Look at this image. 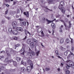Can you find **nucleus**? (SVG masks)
Wrapping results in <instances>:
<instances>
[{"instance_id":"obj_1","label":"nucleus","mask_w":74,"mask_h":74,"mask_svg":"<svg viewBox=\"0 0 74 74\" xmlns=\"http://www.w3.org/2000/svg\"><path fill=\"white\" fill-rule=\"evenodd\" d=\"M59 9H60V10H61V11L62 12V13H65V9L63 8V7H62L61 6V5H60L59 6Z\"/></svg>"},{"instance_id":"obj_2","label":"nucleus","mask_w":74,"mask_h":74,"mask_svg":"<svg viewBox=\"0 0 74 74\" xmlns=\"http://www.w3.org/2000/svg\"><path fill=\"white\" fill-rule=\"evenodd\" d=\"M30 52L29 53H27V55H29V56H32V55H31V54H32V55H33V56H34V55H35V53H34V52H33V51H32V50H29Z\"/></svg>"},{"instance_id":"obj_3","label":"nucleus","mask_w":74,"mask_h":74,"mask_svg":"<svg viewBox=\"0 0 74 74\" xmlns=\"http://www.w3.org/2000/svg\"><path fill=\"white\" fill-rule=\"evenodd\" d=\"M33 68L30 66H28L27 67V70L28 72H30Z\"/></svg>"},{"instance_id":"obj_4","label":"nucleus","mask_w":74,"mask_h":74,"mask_svg":"<svg viewBox=\"0 0 74 74\" xmlns=\"http://www.w3.org/2000/svg\"><path fill=\"white\" fill-rule=\"evenodd\" d=\"M23 14H24L25 15H26L27 17H29V12L28 11H27L26 12H24Z\"/></svg>"},{"instance_id":"obj_5","label":"nucleus","mask_w":74,"mask_h":74,"mask_svg":"<svg viewBox=\"0 0 74 74\" xmlns=\"http://www.w3.org/2000/svg\"><path fill=\"white\" fill-rule=\"evenodd\" d=\"M12 25L13 26H17L18 24L17 22L16 21H14L12 23Z\"/></svg>"},{"instance_id":"obj_6","label":"nucleus","mask_w":74,"mask_h":74,"mask_svg":"<svg viewBox=\"0 0 74 74\" xmlns=\"http://www.w3.org/2000/svg\"><path fill=\"white\" fill-rule=\"evenodd\" d=\"M16 30L19 31H20L21 32H23V29L21 27H16Z\"/></svg>"},{"instance_id":"obj_7","label":"nucleus","mask_w":74,"mask_h":74,"mask_svg":"<svg viewBox=\"0 0 74 74\" xmlns=\"http://www.w3.org/2000/svg\"><path fill=\"white\" fill-rule=\"evenodd\" d=\"M13 34L14 35H16V34H18V32L17 30H14L13 31Z\"/></svg>"},{"instance_id":"obj_8","label":"nucleus","mask_w":74,"mask_h":74,"mask_svg":"<svg viewBox=\"0 0 74 74\" xmlns=\"http://www.w3.org/2000/svg\"><path fill=\"white\" fill-rule=\"evenodd\" d=\"M69 66L72 67H73V66L74 65V62H69Z\"/></svg>"},{"instance_id":"obj_9","label":"nucleus","mask_w":74,"mask_h":74,"mask_svg":"<svg viewBox=\"0 0 74 74\" xmlns=\"http://www.w3.org/2000/svg\"><path fill=\"white\" fill-rule=\"evenodd\" d=\"M27 42L28 44H29L31 42V39H28L27 40Z\"/></svg>"},{"instance_id":"obj_10","label":"nucleus","mask_w":74,"mask_h":74,"mask_svg":"<svg viewBox=\"0 0 74 74\" xmlns=\"http://www.w3.org/2000/svg\"><path fill=\"white\" fill-rule=\"evenodd\" d=\"M16 59L17 62H19V61H20L21 60V58H20L19 57H16Z\"/></svg>"},{"instance_id":"obj_11","label":"nucleus","mask_w":74,"mask_h":74,"mask_svg":"<svg viewBox=\"0 0 74 74\" xmlns=\"http://www.w3.org/2000/svg\"><path fill=\"white\" fill-rule=\"evenodd\" d=\"M21 72H25V68H24L23 67L21 68Z\"/></svg>"},{"instance_id":"obj_12","label":"nucleus","mask_w":74,"mask_h":74,"mask_svg":"<svg viewBox=\"0 0 74 74\" xmlns=\"http://www.w3.org/2000/svg\"><path fill=\"white\" fill-rule=\"evenodd\" d=\"M51 26L53 29H55V28L56 26L55 24H54V23H52L51 24Z\"/></svg>"},{"instance_id":"obj_13","label":"nucleus","mask_w":74,"mask_h":74,"mask_svg":"<svg viewBox=\"0 0 74 74\" xmlns=\"http://www.w3.org/2000/svg\"><path fill=\"white\" fill-rule=\"evenodd\" d=\"M60 43H62L64 42V39L62 38L60 39Z\"/></svg>"},{"instance_id":"obj_14","label":"nucleus","mask_w":74,"mask_h":74,"mask_svg":"<svg viewBox=\"0 0 74 74\" xmlns=\"http://www.w3.org/2000/svg\"><path fill=\"white\" fill-rule=\"evenodd\" d=\"M32 40L34 42H36V43H37L38 42L37 40H36L35 39L33 38L32 39Z\"/></svg>"},{"instance_id":"obj_15","label":"nucleus","mask_w":74,"mask_h":74,"mask_svg":"<svg viewBox=\"0 0 74 74\" xmlns=\"http://www.w3.org/2000/svg\"><path fill=\"white\" fill-rule=\"evenodd\" d=\"M30 46L32 47L33 48L34 47V43L32 42L30 44Z\"/></svg>"},{"instance_id":"obj_16","label":"nucleus","mask_w":74,"mask_h":74,"mask_svg":"<svg viewBox=\"0 0 74 74\" xmlns=\"http://www.w3.org/2000/svg\"><path fill=\"white\" fill-rule=\"evenodd\" d=\"M46 21H47V22H48L47 23L48 24H49V23H51V22H52L51 21H49L47 19H46Z\"/></svg>"},{"instance_id":"obj_17","label":"nucleus","mask_w":74,"mask_h":74,"mask_svg":"<svg viewBox=\"0 0 74 74\" xmlns=\"http://www.w3.org/2000/svg\"><path fill=\"white\" fill-rule=\"evenodd\" d=\"M69 26H68V27L69 29V28L71 27V22H70V21L69 22Z\"/></svg>"},{"instance_id":"obj_18","label":"nucleus","mask_w":74,"mask_h":74,"mask_svg":"<svg viewBox=\"0 0 74 74\" xmlns=\"http://www.w3.org/2000/svg\"><path fill=\"white\" fill-rule=\"evenodd\" d=\"M69 52V51H66L64 52V55H66V56H67V53H68V52Z\"/></svg>"},{"instance_id":"obj_19","label":"nucleus","mask_w":74,"mask_h":74,"mask_svg":"<svg viewBox=\"0 0 74 74\" xmlns=\"http://www.w3.org/2000/svg\"><path fill=\"white\" fill-rule=\"evenodd\" d=\"M65 73L66 74H69L70 72L68 70H66V71H65Z\"/></svg>"},{"instance_id":"obj_20","label":"nucleus","mask_w":74,"mask_h":74,"mask_svg":"<svg viewBox=\"0 0 74 74\" xmlns=\"http://www.w3.org/2000/svg\"><path fill=\"white\" fill-rule=\"evenodd\" d=\"M5 62H9V60H8V58H6L5 59Z\"/></svg>"},{"instance_id":"obj_21","label":"nucleus","mask_w":74,"mask_h":74,"mask_svg":"<svg viewBox=\"0 0 74 74\" xmlns=\"http://www.w3.org/2000/svg\"><path fill=\"white\" fill-rule=\"evenodd\" d=\"M13 39L14 40H16L18 39V38L14 36L13 37Z\"/></svg>"},{"instance_id":"obj_22","label":"nucleus","mask_w":74,"mask_h":74,"mask_svg":"<svg viewBox=\"0 0 74 74\" xmlns=\"http://www.w3.org/2000/svg\"><path fill=\"white\" fill-rule=\"evenodd\" d=\"M40 51H37L36 52V56H38V54L40 53Z\"/></svg>"},{"instance_id":"obj_23","label":"nucleus","mask_w":74,"mask_h":74,"mask_svg":"<svg viewBox=\"0 0 74 74\" xmlns=\"http://www.w3.org/2000/svg\"><path fill=\"white\" fill-rule=\"evenodd\" d=\"M9 32L11 33L12 31V28H10L9 29H8Z\"/></svg>"},{"instance_id":"obj_24","label":"nucleus","mask_w":74,"mask_h":74,"mask_svg":"<svg viewBox=\"0 0 74 74\" xmlns=\"http://www.w3.org/2000/svg\"><path fill=\"white\" fill-rule=\"evenodd\" d=\"M60 4L61 6H63V4H64V2H63V1H61L60 2Z\"/></svg>"},{"instance_id":"obj_25","label":"nucleus","mask_w":74,"mask_h":74,"mask_svg":"<svg viewBox=\"0 0 74 74\" xmlns=\"http://www.w3.org/2000/svg\"><path fill=\"white\" fill-rule=\"evenodd\" d=\"M10 53L12 54H14V51L13 50H11L10 51Z\"/></svg>"},{"instance_id":"obj_26","label":"nucleus","mask_w":74,"mask_h":74,"mask_svg":"<svg viewBox=\"0 0 74 74\" xmlns=\"http://www.w3.org/2000/svg\"><path fill=\"white\" fill-rule=\"evenodd\" d=\"M70 66H69V65H67L66 66V68L67 69H70Z\"/></svg>"},{"instance_id":"obj_27","label":"nucleus","mask_w":74,"mask_h":74,"mask_svg":"<svg viewBox=\"0 0 74 74\" xmlns=\"http://www.w3.org/2000/svg\"><path fill=\"white\" fill-rule=\"evenodd\" d=\"M46 71H49V70H50V68H46L45 69Z\"/></svg>"},{"instance_id":"obj_28","label":"nucleus","mask_w":74,"mask_h":74,"mask_svg":"<svg viewBox=\"0 0 74 74\" xmlns=\"http://www.w3.org/2000/svg\"><path fill=\"white\" fill-rule=\"evenodd\" d=\"M66 42L67 43H69L70 42V40L69 39H67L66 40Z\"/></svg>"},{"instance_id":"obj_29","label":"nucleus","mask_w":74,"mask_h":74,"mask_svg":"<svg viewBox=\"0 0 74 74\" xmlns=\"http://www.w3.org/2000/svg\"><path fill=\"white\" fill-rule=\"evenodd\" d=\"M19 45H20L19 44H18L17 45H16L15 46V49H16V47H19Z\"/></svg>"},{"instance_id":"obj_30","label":"nucleus","mask_w":74,"mask_h":74,"mask_svg":"<svg viewBox=\"0 0 74 74\" xmlns=\"http://www.w3.org/2000/svg\"><path fill=\"white\" fill-rule=\"evenodd\" d=\"M22 23L24 26H25V25H26V23L25 21L23 22Z\"/></svg>"},{"instance_id":"obj_31","label":"nucleus","mask_w":74,"mask_h":74,"mask_svg":"<svg viewBox=\"0 0 74 74\" xmlns=\"http://www.w3.org/2000/svg\"><path fill=\"white\" fill-rule=\"evenodd\" d=\"M27 62L28 63H32V61L30 60H28L27 61Z\"/></svg>"},{"instance_id":"obj_32","label":"nucleus","mask_w":74,"mask_h":74,"mask_svg":"<svg viewBox=\"0 0 74 74\" xmlns=\"http://www.w3.org/2000/svg\"><path fill=\"white\" fill-rule=\"evenodd\" d=\"M49 4H55V3H53V1H51L49 2Z\"/></svg>"},{"instance_id":"obj_33","label":"nucleus","mask_w":74,"mask_h":74,"mask_svg":"<svg viewBox=\"0 0 74 74\" xmlns=\"http://www.w3.org/2000/svg\"><path fill=\"white\" fill-rule=\"evenodd\" d=\"M41 34H42V37H44V33L43 31H42L41 32Z\"/></svg>"},{"instance_id":"obj_34","label":"nucleus","mask_w":74,"mask_h":74,"mask_svg":"<svg viewBox=\"0 0 74 74\" xmlns=\"http://www.w3.org/2000/svg\"><path fill=\"white\" fill-rule=\"evenodd\" d=\"M16 26H13V29H14V30H15L16 29Z\"/></svg>"},{"instance_id":"obj_35","label":"nucleus","mask_w":74,"mask_h":74,"mask_svg":"<svg viewBox=\"0 0 74 74\" xmlns=\"http://www.w3.org/2000/svg\"><path fill=\"white\" fill-rule=\"evenodd\" d=\"M55 53H56V55H59V54L58 53V51H55Z\"/></svg>"},{"instance_id":"obj_36","label":"nucleus","mask_w":74,"mask_h":74,"mask_svg":"<svg viewBox=\"0 0 74 74\" xmlns=\"http://www.w3.org/2000/svg\"><path fill=\"white\" fill-rule=\"evenodd\" d=\"M4 58V56H0V59H1Z\"/></svg>"},{"instance_id":"obj_37","label":"nucleus","mask_w":74,"mask_h":74,"mask_svg":"<svg viewBox=\"0 0 74 74\" xmlns=\"http://www.w3.org/2000/svg\"><path fill=\"white\" fill-rule=\"evenodd\" d=\"M30 65L31 66V67H32L33 69V63H31L30 64Z\"/></svg>"},{"instance_id":"obj_38","label":"nucleus","mask_w":74,"mask_h":74,"mask_svg":"<svg viewBox=\"0 0 74 74\" xmlns=\"http://www.w3.org/2000/svg\"><path fill=\"white\" fill-rule=\"evenodd\" d=\"M13 63H14V66H16L17 65V63H16V62H14Z\"/></svg>"},{"instance_id":"obj_39","label":"nucleus","mask_w":74,"mask_h":74,"mask_svg":"<svg viewBox=\"0 0 74 74\" xmlns=\"http://www.w3.org/2000/svg\"><path fill=\"white\" fill-rule=\"evenodd\" d=\"M25 51L23 50V52L22 53H21V55H23L24 56V54L25 53Z\"/></svg>"},{"instance_id":"obj_40","label":"nucleus","mask_w":74,"mask_h":74,"mask_svg":"<svg viewBox=\"0 0 74 74\" xmlns=\"http://www.w3.org/2000/svg\"><path fill=\"white\" fill-rule=\"evenodd\" d=\"M2 53H5V51H4L0 52V54Z\"/></svg>"},{"instance_id":"obj_41","label":"nucleus","mask_w":74,"mask_h":74,"mask_svg":"<svg viewBox=\"0 0 74 74\" xmlns=\"http://www.w3.org/2000/svg\"><path fill=\"white\" fill-rule=\"evenodd\" d=\"M25 32L26 34H27V33H28V32H27V31L26 29H25Z\"/></svg>"},{"instance_id":"obj_42","label":"nucleus","mask_w":74,"mask_h":74,"mask_svg":"<svg viewBox=\"0 0 74 74\" xmlns=\"http://www.w3.org/2000/svg\"><path fill=\"white\" fill-rule=\"evenodd\" d=\"M6 52L8 55V54L9 53V51H8V50H6Z\"/></svg>"},{"instance_id":"obj_43","label":"nucleus","mask_w":74,"mask_h":74,"mask_svg":"<svg viewBox=\"0 0 74 74\" xmlns=\"http://www.w3.org/2000/svg\"><path fill=\"white\" fill-rule=\"evenodd\" d=\"M70 56H71V55L69 54V56L67 57V59H69V58L70 57Z\"/></svg>"},{"instance_id":"obj_44","label":"nucleus","mask_w":74,"mask_h":74,"mask_svg":"<svg viewBox=\"0 0 74 74\" xmlns=\"http://www.w3.org/2000/svg\"><path fill=\"white\" fill-rule=\"evenodd\" d=\"M59 32H63V31L62 30V28H60V30H59Z\"/></svg>"},{"instance_id":"obj_45","label":"nucleus","mask_w":74,"mask_h":74,"mask_svg":"<svg viewBox=\"0 0 74 74\" xmlns=\"http://www.w3.org/2000/svg\"><path fill=\"white\" fill-rule=\"evenodd\" d=\"M5 1L7 3L8 2H10V0H5Z\"/></svg>"},{"instance_id":"obj_46","label":"nucleus","mask_w":74,"mask_h":74,"mask_svg":"<svg viewBox=\"0 0 74 74\" xmlns=\"http://www.w3.org/2000/svg\"><path fill=\"white\" fill-rule=\"evenodd\" d=\"M19 13V9H17V13Z\"/></svg>"},{"instance_id":"obj_47","label":"nucleus","mask_w":74,"mask_h":74,"mask_svg":"<svg viewBox=\"0 0 74 74\" xmlns=\"http://www.w3.org/2000/svg\"><path fill=\"white\" fill-rule=\"evenodd\" d=\"M15 71V69H12L10 71H11V72H14V71Z\"/></svg>"},{"instance_id":"obj_48","label":"nucleus","mask_w":74,"mask_h":74,"mask_svg":"<svg viewBox=\"0 0 74 74\" xmlns=\"http://www.w3.org/2000/svg\"><path fill=\"white\" fill-rule=\"evenodd\" d=\"M71 51L72 52H73L74 51V47H72L71 49Z\"/></svg>"},{"instance_id":"obj_49","label":"nucleus","mask_w":74,"mask_h":74,"mask_svg":"<svg viewBox=\"0 0 74 74\" xmlns=\"http://www.w3.org/2000/svg\"><path fill=\"white\" fill-rule=\"evenodd\" d=\"M21 64H24V65H25L26 64V63L24 64V63L23 62V61H22L21 62Z\"/></svg>"},{"instance_id":"obj_50","label":"nucleus","mask_w":74,"mask_h":74,"mask_svg":"<svg viewBox=\"0 0 74 74\" xmlns=\"http://www.w3.org/2000/svg\"><path fill=\"white\" fill-rule=\"evenodd\" d=\"M70 54L72 55H74V54L73 53L71 52V51H70Z\"/></svg>"},{"instance_id":"obj_51","label":"nucleus","mask_w":74,"mask_h":74,"mask_svg":"<svg viewBox=\"0 0 74 74\" xmlns=\"http://www.w3.org/2000/svg\"><path fill=\"white\" fill-rule=\"evenodd\" d=\"M8 10H7V11H6L5 12V14H7V13H8Z\"/></svg>"},{"instance_id":"obj_52","label":"nucleus","mask_w":74,"mask_h":74,"mask_svg":"<svg viewBox=\"0 0 74 74\" xmlns=\"http://www.w3.org/2000/svg\"><path fill=\"white\" fill-rule=\"evenodd\" d=\"M45 12H48V10H47L45 9Z\"/></svg>"},{"instance_id":"obj_53","label":"nucleus","mask_w":74,"mask_h":74,"mask_svg":"<svg viewBox=\"0 0 74 74\" xmlns=\"http://www.w3.org/2000/svg\"><path fill=\"white\" fill-rule=\"evenodd\" d=\"M18 20L20 21H23V19L21 18H19L18 19Z\"/></svg>"},{"instance_id":"obj_54","label":"nucleus","mask_w":74,"mask_h":74,"mask_svg":"<svg viewBox=\"0 0 74 74\" xmlns=\"http://www.w3.org/2000/svg\"><path fill=\"white\" fill-rule=\"evenodd\" d=\"M70 62V60H68L66 61V62L68 63V62Z\"/></svg>"},{"instance_id":"obj_55","label":"nucleus","mask_w":74,"mask_h":74,"mask_svg":"<svg viewBox=\"0 0 74 74\" xmlns=\"http://www.w3.org/2000/svg\"><path fill=\"white\" fill-rule=\"evenodd\" d=\"M61 49H62V50H64V48L62 47H61Z\"/></svg>"},{"instance_id":"obj_56","label":"nucleus","mask_w":74,"mask_h":74,"mask_svg":"<svg viewBox=\"0 0 74 74\" xmlns=\"http://www.w3.org/2000/svg\"><path fill=\"white\" fill-rule=\"evenodd\" d=\"M42 20H43L44 21H45V18L44 17H43L42 18Z\"/></svg>"},{"instance_id":"obj_57","label":"nucleus","mask_w":74,"mask_h":74,"mask_svg":"<svg viewBox=\"0 0 74 74\" xmlns=\"http://www.w3.org/2000/svg\"><path fill=\"white\" fill-rule=\"evenodd\" d=\"M9 62H10V63H11V62H13V60H10V61H9Z\"/></svg>"},{"instance_id":"obj_58","label":"nucleus","mask_w":74,"mask_h":74,"mask_svg":"<svg viewBox=\"0 0 74 74\" xmlns=\"http://www.w3.org/2000/svg\"><path fill=\"white\" fill-rule=\"evenodd\" d=\"M56 8H57V7H56V6H54V7H53V8H54V9H56Z\"/></svg>"},{"instance_id":"obj_59","label":"nucleus","mask_w":74,"mask_h":74,"mask_svg":"<svg viewBox=\"0 0 74 74\" xmlns=\"http://www.w3.org/2000/svg\"><path fill=\"white\" fill-rule=\"evenodd\" d=\"M6 6L7 7H9L10 6V5L8 4H6Z\"/></svg>"},{"instance_id":"obj_60","label":"nucleus","mask_w":74,"mask_h":74,"mask_svg":"<svg viewBox=\"0 0 74 74\" xmlns=\"http://www.w3.org/2000/svg\"><path fill=\"white\" fill-rule=\"evenodd\" d=\"M16 18H19V16H18L17 15H16Z\"/></svg>"},{"instance_id":"obj_61","label":"nucleus","mask_w":74,"mask_h":74,"mask_svg":"<svg viewBox=\"0 0 74 74\" xmlns=\"http://www.w3.org/2000/svg\"><path fill=\"white\" fill-rule=\"evenodd\" d=\"M13 5H15V4H16V2H13Z\"/></svg>"},{"instance_id":"obj_62","label":"nucleus","mask_w":74,"mask_h":74,"mask_svg":"<svg viewBox=\"0 0 74 74\" xmlns=\"http://www.w3.org/2000/svg\"><path fill=\"white\" fill-rule=\"evenodd\" d=\"M28 34H29V35H30V36L31 35V34H30V32H28Z\"/></svg>"},{"instance_id":"obj_63","label":"nucleus","mask_w":74,"mask_h":74,"mask_svg":"<svg viewBox=\"0 0 74 74\" xmlns=\"http://www.w3.org/2000/svg\"><path fill=\"white\" fill-rule=\"evenodd\" d=\"M61 65L62 66H63V64H62V63H61Z\"/></svg>"},{"instance_id":"obj_64","label":"nucleus","mask_w":74,"mask_h":74,"mask_svg":"<svg viewBox=\"0 0 74 74\" xmlns=\"http://www.w3.org/2000/svg\"><path fill=\"white\" fill-rule=\"evenodd\" d=\"M26 38V36H25V38L23 39V40H25Z\"/></svg>"}]
</instances>
